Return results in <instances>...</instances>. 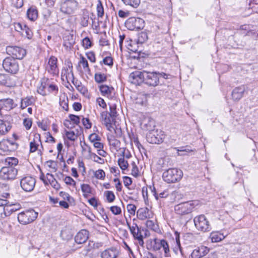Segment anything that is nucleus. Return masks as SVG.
<instances>
[{
	"label": "nucleus",
	"instance_id": "obj_4",
	"mask_svg": "<svg viewBox=\"0 0 258 258\" xmlns=\"http://www.w3.org/2000/svg\"><path fill=\"white\" fill-rule=\"evenodd\" d=\"M194 221L196 227L199 230L203 232H208L210 231L211 229V227L209 221L204 215H201L195 217Z\"/></svg>",
	"mask_w": 258,
	"mask_h": 258
},
{
	"label": "nucleus",
	"instance_id": "obj_52",
	"mask_svg": "<svg viewBox=\"0 0 258 258\" xmlns=\"http://www.w3.org/2000/svg\"><path fill=\"white\" fill-rule=\"evenodd\" d=\"M63 180L67 185H73V186L76 185V181L70 176H66Z\"/></svg>",
	"mask_w": 258,
	"mask_h": 258
},
{
	"label": "nucleus",
	"instance_id": "obj_34",
	"mask_svg": "<svg viewBox=\"0 0 258 258\" xmlns=\"http://www.w3.org/2000/svg\"><path fill=\"white\" fill-rule=\"evenodd\" d=\"M11 128V125L7 124L3 120L0 119V134L4 135L7 133Z\"/></svg>",
	"mask_w": 258,
	"mask_h": 258
},
{
	"label": "nucleus",
	"instance_id": "obj_3",
	"mask_svg": "<svg viewBox=\"0 0 258 258\" xmlns=\"http://www.w3.org/2000/svg\"><path fill=\"white\" fill-rule=\"evenodd\" d=\"M79 3L77 0H62L60 10L66 14H72L77 9Z\"/></svg>",
	"mask_w": 258,
	"mask_h": 258
},
{
	"label": "nucleus",
	"instance_id": "obj_49",
	"mask_svg": "<svg viewBox=\"0 0 258 258\" xmlns=\"http://www.w3.org/2000/svg\"><path fill=\"white\" fill-rule=\"evenodd\" d=\"M66 136L68 140L74 141L77 139V136L73 131H66Z\"/></svg>",
	"mask_w": 258,
	"mask_h": 258
},
{
	"label": "nucleus",
	"instance_id": "obj_39",
	"mask_svg": "<svg viewBox=\"0 0 258 258\" xmlns=\"http://www.w3.org/2000/svg\"><path fill=\"white\" fill-rule=\"evenodd\" d=\"M81 190L83 192V196L85 197H87L88 194H90L92 192V188L91 186L88 184H82L81 186Z\"/></svg>",
	"mask_w": 258,
	"mask_h": 258
},
{
	"label": "nucleus",
	"instance_id": "obj_53",
	"mask_svg": "<svg viewBox=\"0 0 258 258\" xmlns=\"http://www.w3.org/2000/svg\"><path fill=\"white\" fill-rule=\"evenodd\" d=\"M103 63L110 67L113 64V59L111 56H106L102 60Z\"/></svg>",
	"mask_w": 258,
	"mask_h": 258
},
{
	"label": "nucleus",
	"instance_id": "obj_63",
	"mask_svg": "<svg viewBox=\"0 0 258 258\" xmlns=\"http://www.w3.org/2000/svg\"><path fill=\"white\" fill-rule=\"evenodd\" d=\"M1 120H3L7 124L11 125V122L13 121L12 117L10 115H6L3 119H1Z\"/></svg>",
	"mask_w": 258,
	"mask_h": 258
},
{
	"label": "nucleus",
	"instance_id": "obj_55",
	"mask_svg": "<svg viewBox=\"0 0 258 258\" xmlns=\"http://www.w3.org/2000/svg\"><path fill=\"white\" fill-rule=\"evenodd\" d=\"M82 123L86 129L91 128L92 126V123L88 118L83 117L82 119Z\"/></svg>",
	"mask_w": 258,
	"mask_h": 258
},
{
	"label": "nucleus",
	"instance_id": "obj_40",
	"mask_svg": "<svg viewBox=\"0 0 258 258\" xmlns=\"http://www.w3.org/2000/svg\"><path fill=\"white\" fill-rule=\"evenodd\" d=\"M146 226L149 229L154 231H157L159 230L158 225L154 223L152 220H148L146 223Z\"/></svg>",
	"mask_w": 258,
	"mask_h": 258
},
{
	"label": "nucleus",
	"instance_id": "obj_2",
	"mask_svg": "<svg viewBox=\"0 0 258 258\" xmlns=\"http://www.w3.org/2000/svg\"><path fill=\"white\" fill-rule=\"evenodd\" d=\"M37 216V212L33 209H29L20 213L17 218L20 223L26 225L34 221Z\"/></svg>",
	"mask_w": 258,
	"mask_h": 258
},
{
	"label": "nucleus",
	"instance_id": "obj_46",
	"mask_svg": "<svg viewBox=\"0 0 258 258\" xmlns=\"http://www.w3.org/2000/svg\"><path fill=\"white\" fill-rule=\"evenodd\" d=\"M95 177L99 179H104L105 176V173L102 169H99L94 173Z\"/></svg>",
	"mask_w": 258,
	"mask_h": 258
},
{
	"label": "nucleus",
	"instance_id": "obj_47",
	"mask_svg": "<svg viewBox=\"0 0 258 258\" xmlns=\"http://www.w3.org/2000/svg\"><path fill=\"white\" fill-rule=\"evenodd\" d=\"M94 162L99 164H103L104 163V159L99 157L96 154H92L91 156L90 157Z\"/></svg>",
	"mask_w": 258,
	"mask_h": 258
},
{
	"label": "nucleus",
	"instance_id": "obj_13",
	"mask_svg": "<svg viewBox=\"0 0 258 258\" xmlns=\"http://www.w3.org/2000/svg\"><path fill=\"white\" fill-rule=\"evenodd\" d=\"M36 183V180L31 176L23 177L20 181V185L22 189L27 192L33 190Z\"/></svg>",
	"mask_w": 258,
	"mask_h": 258
},
{
	"label": "nucleus",
	"instance_id": "obj_14",
	"mask_svg": "<svg viewBox=\"0 0 258 258\" xmlns=\"http://www.w3.org/2000/svg\"><path fill=\"white\" fill-rule=\"evenodd\" d=\"M57 59L53 56H51L45 67V70L48 73L55 76L58 74V69L57 66Z\"/></svg>",
	"mask_w": 258,
	"mask_h": 258
},
{
	"label": "nucleus",
	"instance_id": "obj_56",
	"mask_svg": "<svg viewBox=\"0 0 258 258\" xmlns=\"http://www.w3.org/2000/svg\"><path fill=\"white\" fill-rule=\"evenodd\" d=\"M38 144L36 143L35 140L31 142L30 143V152L33 153L38 149Z\"/></svg>",
	"mask_w": 258,
	"mask_h": 258
},
{
	"label": "nucleus",
	"instance_id": "obj_59",
	"mask_svg": "<svg viewBox=\"0 0 258 258\" xmlns=\"http://www.w3.org/2000/svg\"><path fill=\"white\" fill-rule=\"evenodd\" d=\"M51 182L49 184L55 189L58 190L60 188V184L57 182L55 178H52L50 180Z\"/></svg>",
	"mask_w": 258,
	"mask_h": 258
},
{
	"label": "nucleus",
	"instance_id": "obj_25",
	"mask_svg": "<svg viewBox=\"0 0 258 258\" xmlns=\"http://www.w3.org/2000/svg\"><path fill=\"white\" fill-rule=\"evenodd\" d=\"M60 236L62 240L69 241L72 239L73 233L71 228L66 227L61 230Z\"/></svg>",
	"mask_w": 258,
	"mask_h": 258
},
{
	"label": "nucleus",
	"instance_id": "obj_45",
	"mask_svg": "<svg viewBox=\"0 0 258 258\" xmlns=\"http://www.w3.org/2000/svg\"><path fill=\"white\" fill-rule=\"evenodd\" d=\"M82 45L85 49H88L92 45V42L89 37H86L82 40Z\"/></svg>",
	"mask_w": 258,
	"mask_h": 258
},
{
	"label": "nucleus",
	"instance_id": "obj_36",
	"mask_svg": "<svg viewBox=\"0 0 258 258\" xmlns=\"http://www.w3.org/2000/svg\"><path fill=\"white\" fill-rule=\"evenodd\" d=\"M79 64H81L82 65L85 72L87 73L88 74H90L91 71L89 67L88 61L84 56H81V60L79 61Z\"/></svg>",
	"mask_w": 258,
	"mask_h": 258
},
{
	"label": "nucleus",
	"instance_id": "obj_54",
	"mask_svg": "<svg viewBox=\"0 0 258 258\" xmlns=\"http://www.w3.org/2000/svg\"><path fill=\"white\" fill-rule=\"evenodd\" d=\"M89 140L91 143H94L97 141H100V138L96 134L93 133L89 136Z\"/></svg>",
	"mask_w": 258,
	"mask_h": 258
},
{
	"label": "nucleus",
	"instance_id": "obj_1",
	"mask_svg": "<svg viewBox=\"0 0 258 258\" xmlns=\"http://www.w3.org/2000/svg\"><path fill=\"white\" fill-rule=\"evenodd\" d=\"M183 175L182 171L175 168H169L162 174V178L167 183H175L181 179Z\"/></svg>",
	"mask_w": 258,
	"mask_h": 258
},
{
	"label": "nucleus",
	"instance_id": "obj_9",
	"mask_svg": "<svg viewBox=\"0 0 258 258\" xmlns=\"http://www.w3.org/2000/svg\"><path fill=\"white\" fill-rule=\"evenodd\" d=\"M8 54L12 55L13 58L21 59L26 54V51L23 48L17 46H8L6 48Z\"/></svg>",
	"mask_w": 258,
	"mask_h": 258
},
{
	"label": "nucleus",
	"instance_id": "obj_28",
	"mask_svg": "<svg viewBox=\"0 0 258 258\" xmlns=\"http://www.w3.org/2000/svg\"><path fill=\"white\" fill-rule=\"evenodd\" d=\"M28 18L32 21H35L38 18V11L34 7H31L29 8L27 12Z\"/></svg>",
	"mask_w": 258,
	"mask_h": 258
},
{
	"label": "nucleus",
	"instance_id": "obj_60",
	"mask_svg": "<svg viewBox=\"0 0 258 258\" xmlns=\"http://www.w3.org/2000/svg\"><path fill=\"white\" fill-rule=\"evenodd\" d=\"M123 183L124 184V186L126 187H127L128 188H130L128 187V186L130 185L131 184H132V179L131 178L128 177V176H123Z\"/></svg>",
	"mask_w": 258,
	"mask_h": 258
},
{
	"label": "nucleus",
	"instance_id": "obj_30",
	"mask_svg": "<svg viewBox=\"0 0 258 258\" xmlns=\"http://www.w3.org/2000/svg\"><path fill=\"white\" fill-rule=\"evenodd\" d=\"M34 98L33 96L26 97L21 100V107L24 109L27 106L32 105L34 102Z\"/></svg>",
	"mask_w": 258,
	"mask_h": 258
},
{
	"label": "nucleus",
	"instance_id": "obj_5",
	"mask_svg": "<svg viewBox=\"0 0 258 258\" xmlns=\"http://www.w3.org/2000/svg\"><path fill=\"white\" fill-rule=\"evenodd\" d=\"M125 27L130 30H139L144 27V21L140 18L130 17L125 22Z\"/></svg>",
	"mask_w": 258,
	"mask_h": 258
},
{
	"label": "nucleus",
	"instance_id": "obj_51",
	"mask_svg": "<svg viewBox=\"0 0 258 258\" xmlns=\"http://www.w3.org/2000/svg\"><path fill=\"white\" fill-rule=\"evenodd\" d=\"M132 175L135 177H137L139 176V170L138 167L136 165V163L133 162L132 164Z\"/></svg>",
	"mask_w": 258,
	"mask_h": 258
},
{
	"label": "nucleus",
	"instance_id": "obj_43",
	"mask_svg": "<svg viewBox=\"0 0 258 258\" xmlns=\"http://www.w3.org/2000/svg\"><path fill=\"white\" fill-rule=\"evenodd\" d=\"M96 9L98 17H102L104 15V8L100 0H98Z\"/></svg>",
	"mask_w": 258,
	"mask_h": 258
},
{
	"label": "nucleus",
	"instance_id": "obj_33",
	"mask_svg": "<svg viewBox=\"0 0 258 258\" xmlns=\"http://www.w3.org/2000/svg\"><path fill=\"white\" fill-rule=\"evenodd\" d=\"M18 160L15 157H8L5 160V167H14L17 165Z\"/></svg>",
	"mask_w": 258,
	"mask_h": 258
},
{
	"label": "nucleus",
	"instance_id": "obj_58",
	"mask_svg": "<svg viewBox=\"0 0 258 258\" xmlns=\"http://www.w3.org/2000/svg\"><path fill=\"white\" fill-rule=\"evenodd\" d=\"M110 209L111 212L115 215H118L121 212L120 208L116 206H112Z\"/></svg>",
	"mask_w": 258,
	"mask_h": 258
},
{
	"label": "nucleus",
	"instance_id": "obj_62",
	"mask_svg": "<svg viewBox=\"0 0 258 258\" xmlns=\"http://www.w3.org/2000/svg\"><path fill=\"white\" fill-rule=\"evenodd\" d=\"M23 124L27 130H29L32 126V121L30 119L25 118L23 121Z\"/></svg>",
	"mask_w": 258,
	"mask_h": 258
},
{
	"label": "nucleus",
	"instance_id": "obj_12",
	"mask_svg": "<svg viewBox=\"0 0 258 258\" xmlns=\"http://www.w3.org/2000/svg\"><path fill=\"white\" fill-rule=\"evenodd\" d=\"M136 220L135 218L133 219V222ZM130 231L134 239L138 241V243L141 246H143L144 244L143 236L141 233L140 228L136 223L133 222L132 227H130Z\"/></svg>",
	"mask_w": 258,
	"mask_h": 258
},
{
	"label": "nucleus",
	"instance_id": "obj_42",
	"mask_svg": "<svg viewBox=\"0 0 258 258\" xmlns=\"http://www.w3.org/2000/svg\"><path fill=\"white\" fill-rule=\"evenodd\" d=\"M106 76L104 74L96 73L95 74V80L97 83H102L106 81Z\"/></svg>",
	"mask_w": 258,
	"mask_h": 258
},
{
	"label": "nucleus",
	"instance_id": "obj_29",
	"mask_svg": "<svg viewBox=\"0 0 258 258\" xmlns=\"http://www.w3.org/2000/svg\"><path fill=\"white\" fill-rule=\"evenodd\" d=\"M75 43L73 35H70L66 36L63 39V46L71 48Z\"/></svg>",
	"mask_w": 258,
	"mask_h": 258
},
{
	"label": "nucleus",
	"instance_id": "obj_32",
	"mask_svg": "<svg viewBox=\"0 0 258 258\" xmlns=\"http://www.w3.org/2000/svg\"><path fill=\"white\" fill-rule=\"evenodd\" d=\"M98 243H96L93 241L89 240L88 245L84 248L85 253L84 254L87 255L92 249L96 247H98Z\"/></svg>",
	"mask_w": 258,
	"mask_h": 258
},
{
	"label": "nucleus",
	"instance_id": "obj_50",
	"mask_svg": "<svg viewBox=\"0 0 258 258\" xmlns=\"http://www.w3.org/2000/svg\"><path fill=\"white\" fill-rule=\"evenodd\" d=\"M127 210L128 212L132 215H135L136 213V211L137 207L135 205L133 204H128L126 207Z\"/></svg>",
	"mask_w": 258,
	"mask_h": 258
},
{
	"label": "nucleus",
	"instance_id": "obj_7",
	"mask_svg": "<svg viewBox=\"0 0 258 258\" xmlns=\"http://www.w3.org/2000/svg\"><path fill=\"white\" fill-rule=\"evenodd\" d=\"M159 72H149L146 71L144 75L145 84L149 87H156L159 85Z\"/></svg>",
	"mask_w": 258,
	"mask_h": 258
},
{
	"label": "nucleus",
	"instance_id": "obj_24",
	"mask_svg": "<svg viewBox=\"0 0 258 258\" xmlns=\"http://www.w3.org/2000/svg\"><path fill=\"white\" fill-rule=\"evenodd\" d=\"M21 207L20 204L6 205V206L3 208L4 214L6 217L8 216L12 213L19 210Z\"/></svg>",
	"mask_w": 258,
	"mask_h": 258
},
{
	"label": "nucleus",
	"instance_id": "obj_64",
	"mask_svg": "<svg viewBox=\"0 0 258 258\" xmlns=\"http://www.w3.org/2000/svg\"><path fill=\"white\" fill-rule=\"evenodd\" d=\"M110 113H109V116L111 117H113L114 118V117L116 115V107L115 105H110Z\"/></svg>",
	"mask_w": 258,
	"mask_h": 258
},
{
	"label": "nucleus",
	"instance_id": "obj_20",
	"mask_svg": "<svg viewBox=\"0 0 258 258\" xmlns=\"http://www.w3.org/2000/svg\"><path fill=\"white\" fill-rule=\"evenodd\" d=\"M209 252V249L205 246L202 245L194 249L191 253V258H201Z\"/></svg>",
	"mask_w": 258,
	"mask_h": 258
},
{
	"label": "nucleus",
	"instance_id": "obj_18",
	"mask_svg": "<svg viewBox=\"0 0 258 258\" xmlns=\"http://www.w3.org/2000/svg\"><path fill=\"white\" fill-rule=\"evenodd\" d=\"M246 87L244 85L235 88L231 93L232 99L235 101L239 100L244 95Z\"/></svg>",
	"mask_w": 258,
	"mask_h": 258
},
{
	"label": "nucleus",
	"instance_id": "obj_23",
	"mask_svg": "<svg viewBox=\"0 0 258 258\" xmlns=\"http://www.w3.org/2000/svg\"><path fill=\"white\" fill-rule=\"evenodd\" d=\"M143 128L147 131H149V132L154 130L155 126V120L151 118L147 117L145 118L142 123Z\"/></svg>",
	"mask_w": 258,
	"mask_h": 258
},
{
	"label": "nucleus",
	"instance_id": "obj_38",
	"mask_svg": "<svg viewBox=\"0 0 258 258\" xmlns=\"http://www.w3.org/2000/svg\"><path fill=\"white\" fill-rule=\"evenodd\" d=\"M118 164L120 169L122 170V173H124L123 171L126 170L128 166L127 161L125 160L124 158H120L118 160Z\"/></svg>",
	"mask_w": 258,
	"mask_h": 258
},
{
	"label": "nucleus",
	"instance_id": "obj_37",
	"mask_svg": "<svg viewBox=\"0 0 258 258\" xmlns=\"http://www.w3.org/2000/svg\"><path fill=\"white\" fill-rule=\"evenodd\" d=\"M148 39L147 32L146 31H142L139 33L138 37V42L139 43H143L147 41Z\"/></svg>",
	"mask_w": 258,
	"mask_h": 258
},
{
	"label": "nucleus",
	"instance_id": "obj_44",
	"mask_svg": "<svg viewBox=\"0 0 258 258\" xmlns=\"http://www.w3.org/2000/svg\"><path fill=\"white\" fill-rule=\"evenodd\" d=\"M107 201L109 203L113 202L115 198L114 193L112 191L108 190L104 192Z\"/></svg>",
	"mask_w": 258,
	"mask_h": 258
},
{
	"label": "nucleus",
	"instance_id": "obj_21",
	"mask_svg": "<svg viewBox=\"0 0 258 258\" xmlns=\"http://www.w3.org/2000/svg\"><path fill=\"white\" fill-rule=\"evenodd\" d=\"M89 232L86 229H82L75 237V241L78 244H83L88 239Z\"/></svg>",
	"mask_w": 258,
	"mask_h": 258
},
{
	"label": "nucleus",
	"instance_id": "obj_6",
	"mask_svg": "<svg viewBox=\"0 0 258 258\" xmlns=\"http://www.w3.org/2000/svg\"><path fill=\"white\" fill-rule=\"evenodd\" d=\"M164 134L161 131L153 130L146 136L147 141L150 144H159L163 142Z\"/></svg>",
	"mask_w": 258,
	"mask_h": 258
},
{
	"label": "nucleus",
	"instance_id": "obj_31",
	"mask_svg": "<svg viewBox=\"0 0 258 258\" xmlns=\"http://www.w3.org/2000/svg\"><path fill=\"white\" fill-rule=\"evenodd\" d=\"M69 100L67 96L65 95H63L60 96L59 98V104L63 109L66 111L69 110L68 105Z\"/></svg>",
	"mask_w": 258,
	"mask_h": 258
},
{
	"label": "nucleus",
	"instance_id": "obj_15",
	"mask_svg": "<svg viewBox=\"0 0 258 258\" xmlns=\"http://www.w3.org/2000/svg\"><path fill=\"white\" fill-rule=\"evenodd\" d=\"M120 255V250L115 247L106 248L100 253L101 258H118Z\"/></svg>",
	"mask_w": 258,
	"mask_h": 258
},
{
	"label": "nucleus",
	"instance_id": "obj_48",
	"mask_svg": "<svg viewBox=\"0 0 258 258\" xmlns=\"http://www.w3.org/2000/svg\"><path fill=\"white\" fill-rule=\"evenodd\" d=\"M69 117L70 120L76 125L79 124L80 122V117L79 116L71 114L69 115Z\"/></svg>",
	"mask_w": 258,
	"mask_h": 258
},
{
	"label": "nucleus",
	"instance_id": "obj_17",
	"mask_svg": "<svg viewBox=\"0 0 258 258\" xmlns=\"http://www.w3.org/2000/svg\"><path fill=\"white\" fill-rule=\"evenodd\" d=\"M146 73V71L143 72L135 71L130 74L129 78L132 83L140 84L142 83H145V77L144 75Z\"/></svg>",
	"mask_w": 258,
	"mask_h": 258
},
{
	"label": "nucleus",
	"instance_id": "obj_41",
	"mask_svg": "<svg viewBox=\"0 0 258 258\" xmlns=\"http://www.w3.org/2000/svg\"><path fill=\"white\" fill-rule=\"evenodd\" d=\"M125 5L130 6L133 8H137L140 4V0H122Z\"/></svg>",
	"mask_w": 258,
	"mask_h": 258
},
{
	"label": "nucleus",
	"instance_id": "obj_22",
	"mask_svg": "<svg viewBox=\"0 0 258 258\" xmlns=\"http://www.w3.org/2000/svg\"><path fill=\"white\" fill-rule=\"evenodd\" d=\"M99 90L102 96L111 99L114 94V89L111 86L106 85H101L99 86Z\"/></svg>",
	"mask_w": 258,
	"mask_h": 258
},
{
	"label": "nucleus",
	"instance_id": "obj_16",
	"mask_svg": "<svg viewBox=\"0 0 258 258\" xmlns=\"http://www.w3.org/2000/svg\"><path fill=\"white\" fill-rule=\"evenodd\" d=\"M102 120L103 123L105 125L107 130L110 132L114 131V128L113 126V122H115V118L108 115L107 112L104 111L101 114Z\"/></svg>",
	"mask_w": 258,
	"mask_h": 258
},
{
	"label": "nucleus",
	"instance_id": "obj_19",
	"mask_svg": "<svg viewBox=\"0 0 258 258\" xmlns=\"http://www.w3.org/2000/svg\"><path fill=\"white\" fill-rule=\"evenodd\" d=\"M137 217L140 220H145L152 218L153 213L147 207L140 208L137 210Z\"/></svg>",
	"mask_w": 258,
	"mask_h": 258
},
{
	"label": "nucleus",
	"instance_id": "obj_61",
	"mask_svg": "<svg viewBox=\"0 0 258 258\" xmlns=\"http://www.w3.org/2000/svg\"><path fill=\"white\" fill-rule=\"evenodd\" d=\"M88 59L92 62H95L96 61L95 55L93 51H90L86 53Z\"/></svg>",
	"mask_w": 258,
	"mask_h": 258
},
{
	"label": "nucleus",
	"instance_id": "obj_8",
	"mask_svg": "<svg viewBox=\"0 0 258 258\" xmlns=\"http://www.w3.org/2000/svg\"><path fill=\"white\" fill-rule=\"evenodd\" d=\"M195 208L193 201H189L180 203L174 207V210L176 214L183 215L190 213Z\"/></svg>",
	"mask_w": 258,
	"mask_h": 258
},
{
	"label": "nucleus",
	"instance_id": "obj_26",
	"mask_svg": "<svg viewBox=\"0 0 258 258\" xmlns=\"http://www.w3.org/2000/svg\"><path fill=\"white\" fill-rule=\"evenodd\" d=\"M14 102L12 99L7 98L0 100L1 110H10L14 108Z\"/></svg>",
	"mask_w": 258,
	"mask_h": 258
},
{
	"label": "nucleus",
	"instance_id": "obj_27",
	"mask_svg": "<svg viewBox=\"0 0 258 258\" xmlns=\"http://www.w3.org/2000/svg\"><path fill=\"white\" fill-rule=\"evenodd\" d=\"M68 68L62 70L61 76L65 77L67 80L68 78H74V73L73 72V64L71 62H69L68 64Z\"/></svg>",
	"mask_w": 258,
	"mask_h": 258
},
{
	"label": "nucleus",
	"instance_id": "obj_10",
	"mask_svg": "<svg viewBox=\"0 0 258 258\" xmlns=\"http://www.w3.org/2000/svg\"><path fill=\"white\" fill-rule=\"evenodd\" d=\"M3 66L6 71L15 74L19 71V65L16 59L12 57H7L3 60Z\"/></svg>",
	"mask_w": 258,
	"mask_h": 258
},
{
	"label": "nucleus",
	"instance_id": "obj_57",
	"mask_svg": "<svg viewBox=\"0 0 258 258\" xmlns=\"http://www.w3.org/2000/svg\"><path fill=\"white\" fill-rule=\"evenodd\" d=\"M12 5L16 8H20L23 6V0H11Z\"/></svg>",
	"mask_w": 258,
	"mask_h": 258
},
{
	"label": "nucleus",
	"instance_id": "obj_35",
	"mask_svg": "<svg viewBox=\"0 0 258 258\" xmlns=\"http://www.w3.org/2000/svg\"><path fill=\"white\" fill-rule=\"evenodd\" d=\"M160 245H161V247H162L164 251L165 256L166 257H169V247L168 244L166 240L164 239H162L160 240Z\"/></svg>",
	"mask_w": 258,
	"mask_h": 258
},
{
	"label": "nucleus",
	"instance_id": "obj_11",
	"mask_svg": "<svg viewBox=\"0 0 258 258\" xmlns=\"http://www.w3.org/2000/svg\"><path fill=\"white\" fill-rule=\"evenodd\" d=\"M17 174V169L14 167H3L0 170V178L4 180L14 179Z\"/></svg>",
	"mask_w": 258,
	"mask_h": 258
}]
</instances>
